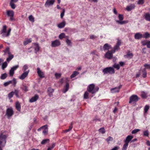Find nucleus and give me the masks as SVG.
I'll use <instances>...</instances> for the list:
<instances>
[{
    "label": "nucleus",
    "mask_w": 150,
    "mask_h": 150,
    "mask_svg": "<svg viewBox=\"0 0 150 150\" xmlns=\"http://www.w3.org/2000/svg\"><path fill=\"white\" fill-rule=\"evenodd\" d=\"M11 83V82L10 81L8 82L5 83L4 84V85L5 86H6Z\"/></svg>",
    "instance_id": "60"
},
{
    "label": "nucleus",
    "mask_w": 150,
    "mask_h": 150,
    "mask_svg": "<svg viewBox=\"0 0 150 150\" xmlns=\"http://www.w3.org/2000/svg\"><path fill=\"white\" fill-rule=\"evenodd\" d=\"M8 65L7 63L6 62H4L2 64V69L4 70L7 67Z\"/></svg>",
    "instance_id": "40"
},
{
    "label": "nucleus",
    "mask_w": 150,
    "mask_h": 150,
    "mask_svg": "<svg viewBox=\"0 0 150 150\" xmlns=\"http://www.w3.org/2000/svg\"><path fill=\"white\" fill-rule=\"evenodd\" d=\"M60 81L62 84L64 82H65L66 83V85L64 87V89L62 90V92L63 93H65L68 91L69 87L68 78H62L60 80Z\"/></svg>",
    "instance_id": "5"
},
{
    "label": "nucleus",
    "mask_w": 150,
    "mask_h": 150,
    "mask_svg": "<svg viewBox=\"0 0 150 150\" xmlns=\"http://www.w3.org/2000/svg\"><path fill=\"white\" fill-rule=\"evenodd\" d=\"M104 74H112L115 73L114 69L112 67H107L104 69L103 70Z\"/></svg>",
    "instance_id": "6"
},
{
    "label": "nucleus",
    "mask_w": 150,
    "mask_h": 150,
    "mask_svg": "<svg viewBox=\"0 0 150 150\" xmlns=\"http://www.w3.org/2000/svg\"><path fill=\"white\" fill-rule=\"evenodd\" d=\"M128 143L125 142V144L123 145V147L122 148V150H126L128 147Z\"/></svg>",
    "instance_id": "39"
},
{
    "label": "nucleus",
    "mask_w": 150,
    "mask_h": 150,
    "mask_svg": "<svg viewBox=\"0 0 150 150\" xmlns=\"http://www.w3.org/2000/svg\"><path fill=\"white\" fill-rule=\"evenodd\" d=\"M14 94V93L13 91H12L9 93L8 95V97L9 99H11V98H12L13 95Z\"/></svg>",
    "instance_id": "45"
},
{
    "label": "nucleus",
    "mask_w": 150,
    "mask_h": 150,
    "mask_svg": "<svg viewBox=\"0 0 150 150\" xmlns=\"http://www.w3.org/2000/svg\"><path fill=\"white\" fill-rule=\"evenodd\" d=\"M144 0H139L137 3L138 4L142 5L144 3Z\"/></svg>",
    "instance_id": "56"
},
{
    "label": "nucleus",
    "mask_w": 150,
    "mask_h": 150,
    "mask_svg": "<svg viewBox=\"0 0 150 150\" xmlns=\"http://www.w3.org/2000/svg\"><path fill=\"white\" fill-rule=\"evenodd\" d=\"M73 128V123L71 122L69 126V128L68 129H66L64 130L65 132H67L70 131Z\"/></svg>",
    "instance_id": "34"
},
{
    "label": "nucleus",
    "mask_w": 150,
    "mask_h": 150,
    "mask_svg": "<svg viewBox=\"0 0 150 150\" xmlns=\"http://www.w3.org/2000/svg\"><path fill=\"white\" fill-rule=\"evenodd\" d=\"M98 131L102 133L103 134L105 132V130L104 127H102L98 130Z\"/></svg>",
    "instance_id": "49"
},
{
    "label": "nucleus",
    "mask_w": 150,
    "mask_h": 150,
    "mask_svg": "<svg viewBox=\"0 0 150 150\" xmlns=\"http://www.w3.org/2000/svg\"><path fill=\"white\" fill-rule=\"evenodd\" d=\"M99 88L98 86L95 87L94 84L89 85L87 87V90L90 93L92 94L95 93L99 90Z\"/></svg>",
    "instance_id": "3"
},
{
    "label": "nucleus",
    "mask_w": 150,
    "mask_h": 150,
    "mask_svg": "<svg viewBox=\"0 0 150 150\" xmlns=\"http://www.w3.org/2000/svg\"><path fill=\"white\" fill-rule=\"evenodd\" d=\"M142 76L143 77L145 78L146 76L147 75V72L146 70V69L144 68L142 71Z\"/></svg>",
    "instance_id": "31"
},
{
    "label": "nucleus",
    "mask_w": 150,
    "mask_h": 150,
    "mask_svg": "<svg viewBox=\"0 0 150 150\" xmlns=\"http://www.w3.org/2000/svg\"><path fill=\"white\" fill-rule=\"evenodd\" d=\"M118 17L120 21H116L118 23L121 24H123L127 23L128 22V21H122L124 19V17L123 15L119 14L118 15Z\"/></svg>",
    "instance_id": "8"
},
{
    "label": "nucleus",
    "mask_w": 150,
    "mask_h": 150,
    "mask_svg": "<svg viewBox=\"0 0 150 150\" xmlns=\"http://www.w3.org/2000/svg\"><path fill=\"white\" fill-rule=\"evenodd\" d=\"M79 74V73L77 71H74L72 74L71 76V78H73L75 77L76 75Z\"/></svg>",
    "instance_id": "33"
},
{
    "label": "nucleus",
    "mask_w": 150,
    "mask_h": 150,
    "mask_svg": "<svg viewBox=\"0 0 150 150\" xmlns=\"http://www.w3.org/2000/svg\"><path fill=\"white\" fill-rule=\"evenodd\" d=\"M143 36V38H145L146 39L150 37V34L146 32Z\"/></svg>",
    "instance_id": "36"
},
{
    "label": "nucleus",
    "mask_w": 150,
    "mask_h": 150,
    "mask_svg": "<svg viewBox=\"0 0 150 150\" xmlns=\"http://www.w3.org/2000/svg\"><path fill=\"white\" fill-rule=\"evenodd\" d=\"M122 85H120L118 87H115L111 89L110 91L112 93H118L120 91V89L122 87Z\"/></svg>",
    "instance_id": "13"
},
{
    "label": "nucleus",
    "mask_w": 150,
    "mask_h": 150,
    "mask_svg": "<svg viewBox=\"0 0 150 150\" xmlns=\"http://www.w3.org/2000/svg\"><path fill=\"white\" fill-rule=\"evenodd\" d=\"M121 43V40L118 39L116 45L113 47V49L110 51H108L105 53V57L108 59H111L113 57V53H115L116 51L120 49L119 46L120 45Z\"/></svg>",
    "instance_id": "1"
},
{
    "label": "nucleus",
    "mask_w": 150,
    "mask_h": 150,
    "mask_svg": "<svg viewBox=\"0 0 150 150\" xmlns=\"http://www.w3.org/2000/svg\"><path fill=\"white\" fill-rule=\"evenodd\" d=\"M144 66L145 67V68L146 69H150V64H146L144 65Z\"/></svg>",
    "instance_id": "62"
},
{
    "label": "nucleus",
    "mask_w": 150,
    "mask_h": 150,
    "mask_svg": "<svg viewBox=\"0 0 150 150\" xmlns=\"http://www.w3.org/2000/svg\"><path fill=\"white\" fill-rule=\"evenodd\" d=\"M15 107L16 109L19 111H20L21 110V105L20 103L18 101L16 102Z\"/></svg>",
    "instance_id": "25"
},
{
    "label": "nucleus",
    "mask_w": 150,
    "mask_h": 150,
    "mask_svg": "<svg viewBox=\"0 0 150 150\" xmlns=\"http://www.w3.org/2000/svg\"><path fill=\"white\" fill-rule=\"evenodd\" d=\"M69 37L68 36V37L66 39V42L68 45H71V41L69 39Z\"/></svg>",
    "instance_id": "44"
},
{
    "label": "nucleus",
    "mask_w": 150,
    "mask_h": 150,
    "mask_svg": "<svg viewBox=\"0 0 150 150\" xmlns=\"http://www.w3.org/2000/svg\"><path fill=\"white\" fill-rule=\"evenodd\" d=\"M142 38H143L142 35L139 33H136L134 35V38L136 39H139Z\"/></svg>",
    "instance_id": "27"
},
{
    "label": "nucleus",
    "mask_w": 150,
    "mask_h": 150,
    "mask_svg": "<svg viewBox=\"0 0 150 150\" xmlns=\"http://www.w3.org/2000/svg\"><path fill=\"white\" fill-rule=\"evenodd\" d=\"M50 142L49 139H46L43 140L41 142L42 144H46L47 142Z\"/></svg>",
    "instance_id": "42"
},
{
    "label": "nucleus",
    "mask_w": 150,
    "mask_h": 150,
    "mask_svg": "<svg viewBox=\"0 0 150 150\" xmlns=\"http://www.w3.org/2000/svg\"><path fill=\"white\" fill-rule=\"evenodd\" d=\"M149 106L148 105H145L144 108V113H147V112L149 109Z\"/></svg>",
    "instance_id": "41"
},
{
    "label": "nucleus",
    "mask_w": 150,
    "mask_h": 150,
    "mask_svg": "<svg viewBox=\"0 0 150 150\" xmlns=\"http://www.w3.org/2000/svg\"><path fill=\"white\" fill-rule=\"evenodd\" d=\"M133 136L132 135H128L124 140V142H126L129 144V142H131L132 139L133 138Z\"/></svg>",
    "instance_id": "21"
},
{
    "label": "nucleus",
    "mask_w": 150,
    "mask_h": 150,
    "mask_svg": "<svg viewBox=\"0 0 150 150\" xmlns=\"http://www.w3.org/2000/svg\"><path fill=\"white\" fill-rule=\"evenodd\" d=\"M14 114V111L11 107L8 108L6 111V115L8 118H10Z\"/></svg>",
    "instance_id": "7"
},
{
    "label": "nucleus",
    "mask_w": 150,
    "mask_h": 150,
    "mask_svg": "<svg viewBox=\"0 0 150 150\" xmlns=\"http://www.w3.org/2000/svg\"><path fill=\"white\" fill-rule=\"evenodd\" d=\"M37 73L38 76L41 78H43L45 77V74L39 68H37Z\"/></svg>",
    "instance_id": "14"
},
{
    "label": "nucleus",
    "mask_w": 150,
    "mask_h": 150,
    "mask_svg": "<svg viewBox=\"0 0 150 150\" xmlns=\"http://www.w3.org/2000/svg\"><path fill=\"white\" fill-rule=\"evenodd\" d=\"M54 90L51 87H49L47 89L48 95L50 97L52 95V93L54 92Z\"/></svg>",
    "instance_id": "23"
},
{
    "label": "nucleus",
    "mask_w": 150,
    "mask_h": 150,
    "mask_svg": "<svg viewBox=\"0 0 150 150\" xmlns=\"http://www.w3.org/2000/svg\"><path fill=\"white\" fill-rule=\"evenodd\" d=\"M66 24V23L64 21H63L61 23L58 24L57 25V26L59 28H62L65 26Z\"/></svg>",
    "instance_id": "26"
},
{
    "label": "nucleus",
    "mask_w": 150,
    "mask_h": 150,
    "mask_svg": "<svg viewBox=\"0 0 150 150\" xmlns=\"http://www.w3.org/2000/svg\"><path fill=\"white\" fill-rule=\"evenodd\" d=\"M139 99L138 96L136 95H132L129 97V103H131L133 102H136Z\"/></svg>",
    "instance_id": "10"
},
{
    "label": "nucleus",
    "mask_w": 150,
    "mask_h": 150,
    "mask_svg": "<svg viewBox=\"0 0 150 150\" xmlns=\"http://www.w3.org/2000/svg\"><path fill=\"white\" fill-rule=\"evenodd\" d=\"M39 98V96L37 94H35L34 96L33 97L29 100L30 103H33L36 101Z\"/></svg>",
    "instance_id": "20"
},
{
    "label": "nucleus",
    "mask_w": 150,
    "mask_h": 150,
    "mask_svg": "<svg viewBox=\"0 0 150 150\" xmlns=\"http://www.w3.org/2000/svg\"><path fill=\"white\" fill-rule=\"evenodd\" d=\"M61 44L60 42L58 40H56L52 41L51 46L52 47H55L59 46Z\"/></svg>",
    "instance_id": "12"
},
{
    "label": "nucleus",
    "mask_w": 150,
    "mask_h": 150,
    "mask_svg": "<svg viewBox=\"0 0 150 150\" xmlns=\"http://www.w3.org/2000/svg\"><path fill=\"white\" fill-rule=\"evenodd\" d=\"M61 74L60 73H56L55 74V76L57 79L59 78L61 76Z\"/></svg>",
    "instance_id": "57"
},
{
    "label": "nucleus",
    "mask_w": 150,
    "mask_h": 150,
    "mask_svg": "<svg viewBox=\"0 0 150 150\" xmlns=\"http://www.w3.org/2000/svg\"><path fill=\"white\" fill-rule=\"evenodd\" d=\"M8 76L7 74L6 73H4L1 75L0 78L1 79H4L6 78Z\"/></svg>",
    "instance_id": "38"
},
{
    "label": "nucleus",
    "mask_w": 150,
    "mask_h": 150,
    "mask_svg": "<svg viewBox=\"0 0 150 150\" xmlns=\"http://www.w3.org/2000/svg\"><path fill=\"white\" fill-rule=\"evenodd\" d=\"M97 37L95 36L94 35H91L89 36V38L90 39H96L97 38Z\"/></svg>",
    "instance_id": "59"
},
{
    "label": "nucleus",
    "mask_w": 150,
    "mask_h": 150,
    "mask_svg": "<svg viewBox=\"0 0 150 150\" xmlns=\"http://www.w3.org/2000/svg\"><path fill=\"white\" fill-rule=\"evenodd\" d=\"M141 96L143 99L146 98L147 97L146 93L144 91L142 92Z\"/></svg>",
    "instance_id": "32"
},
{
    "label": "nucleus",
    "mask_w": 150,
    "mask_h": 150,
    "mask_svg": "<svg viewBox=\"0 0 150 150\" xmlns=\"http://www.w3.org/2000/svg\"><path fill=\"white\" fill-rule=\"evenodd\" d=\"M140 131V129H136L133 130L132 132V134H135L138 132Z\"/></svg>",
    "instance_id": "55"
},
{
    "label": "nucleus",
    "mask_w": 150,
    "mask_h": 150,
    "mask_svg": "<svg viewBox=\"0 0 150 150\" xmlns=\"http://www.w3.org/2000/svg\"><path fill=\"white\" fill-rule=\"evenodd\" d=\"M119 148V147L118 146H115L114 148H113L111 150H117Z\"/></svg>",
    "instance_id": "64"
},
{
    "label": "nucleus",
    "mask_w": 150,
    "mask_h": 150,
    "mask_svg": "<svg viewBox=\"0 0 150 150\" xmlns=\"http://www.w3.org/2000/svg\"><path fill=\"white\" fill-rule=\"evenodd\" d=\"M28 67L26 65H24L23 67V70L24 71H25L28 69Z\"/></svg>",
    "instance_id": "63"
},
{
    "label": "nucleus",
    "mask_w": 150,
    "mask_h": 150,
    "mask_svg": "<svg viewBox=\"0 0 150 150\" xmlns=\"http://www.w3.org/2000/svg\"><path fill=\"white\" fill-rule=\"evenodd\" d=\"M7 28L6 25H3L2 29L1 31V34L3 37H8L10 35L11 29L10 28H9L7 31L6 32Z\"/></svg>",
    "instance_id": "4"
},
{
    "label": "nucleus",
    "mask_w": 150,
    "mask_h": 150,
    "mask_svg": "<svg viewBox=\"0 0 150 150\" xmlns=\"http://www.w3.org/2000/svg\"><path fill=\"white\" fill-rule=\"evenodd\" d=\"M133 54L129 50L127 51V54L124 55V57L125 58L131 59L133 57Z\"/></svg>",
    "instance_id": "16"
},
{
    "label": "nucleus",
    "mask_w": 150,
    "mask_h": 150,
    "mask_svg": "<svg viewBox=\"0 0 150 150\" xmlns=\"http://www.w3.org/2000/svg\"><path fill=\"white\" fill-rule=\"evenodd\" d=\"M32 42V39L30 38L29 39H25V40L23 42V43L24 45H26L29 43L31 42Z\"/></svg>",
    "instance_id": "28"
},
{
    "label": "nucleus",
    "mask_w": 150,
    "mask_h": 150,
    "mask_svg": "<svg viewBox=\"0 0 150 150\" xmlns=\"http://www.w3.org/2000/svg\"><path fill=\"white\" fill-rule=\"evenodd\" d=\"M149 135V133L147 130L144 131L143 132V135L144 136L148 137Z\"/></svg>",
    "instance_id": "53"
},
{
    "label": "nucleus",
    "mask_w": 150,
    "mask_h": 150,
    "mask_svg": "<svg viewBox=\"0 0 150 150\" xmlns=\"http://www.w3.org/2000/svg\"><path fill=\"white\" fill-rule=\"evenodd\" d=\"M10 6H11V8L13 9H14L16 7V5L14 3H10Z\"/></svg>",
    "instance_id": "54"
},
{
    "label": "nucleus",
    "mask_w": 150,
    "mask_h": 150,
    "mask_svg": "<svg viewBox=\"0 0 150 150\" xmlns=\"http://www.w3.org/2000/svg\"><path fill=\"white\" fill-rule=\"evenodd\" d=\"M135 7V6L134 4H131L129 6H127L126 9L127 11H130L132 9H134Z\"/></svg>",
    "instance_id": "22"
},
{
    "label": "nucleus",
    "mask_w": 150,
    "mask_h": 150,
    "mask_svg": "<svg viewBox=\"0 0 150 150\" xmlns=\"http://www.w3.org/2000/svg\"><path fill=\"white\" fill-rule=\"evenodd\" d=\"M55 1V0H47L46 2L45 6L46 7L49 6L53 5Z\"/></svg>",
    "instance_id": "15"
},
{
    "label": "nucleus",
    "mask_w": 150,
    "mask_h": 150,
    "mask_svg": "<svg viewBox=\"0 0 150 150\" xmlns=\"http://www.w3.org/2000/svg\"><path fill=\"white\" fill-rule=\"evenodd\" d=\"M65 12V9H63L62 12L61 13V14H60L61 18L62 19L63 18V16H64V15Z\"/></svg>",
    "instance_id": "58"
},
{
    "label": "nucleus",
    "mask_w": 150,
    "mask_h": 150,
    "mask_svg": "<svg viewBox=\"0 0 150 150\" xmlns=\"http://www.w3.org/2000/svg\"><path fill=\"white\" fill-rule=\"evenodd\" d=\"M68 37V36H66L64 33H62L60 34L59 36V38L60 39L62 40L64 38L66 39Z\"/></svg>",
    "instance_id": "30"
},
{
    "label": "nucleus",
    "mask_w": 150,
    "mask_h": 150,
    "mask_svg": "<svg viewBox=\"0 0 150 150\" xmlns=\"http://www.w3.org/2000/svg\"><path fill=\"white\" fill-rule=\"evenodd\" d=\"M113 138L112 137L109 136L108 138L106 139V140L108 144H109L110 143L109 142L113 141Z\"/></svg>",
    "instance_id": "51"
},
{
    "label": "nucleus",
    "mask_w": 150,
    "mask_h": 150,
    "mask_svg": "<svg viewBox=\"0 0 150 150\" xmlns=\"http://www.w3.org/2000/svg\"><path fill=\"white\" fill-rule=\"evenodd\" d=\"M14 94H15L16 96L17 97L19 98V91L18 89H15L14 90Z\"/></svg>",
    "instance_id": "43"
},
{
    "label": "nucleus",
    "mask_w": 150,
    "mask_h": 150,
    "mask_svg": "<svg viewBox=\"0 0 150 150\" xmlns=\"http://www.w3.org/2000/svg\"><path fill=\"white\" fill-rule=\"evenodd\" d=\"M19 67V65H16L13 66L11 68V69L9 71V74L10 76L12 77L14 73V71L16 70Z\"/></svg>",
    "instance_id": "11"
},
{
    "label": "nucleus",
    "mask_w": 150,
    "mask_h": 150,
    "mask_svg": "<svg viewBox=\"0 0 150 150\" xmlns=\"http://www.w3.org/2000/svg\"><path fill=\"white\" fill-rule=\"evenodd\" d=\"M13 55L12 54L11 52L8 54V57L7 58L6 61L8 62H9L13 58Z\"/></svg>",
    "instance_id": "29"
},
{
    "label": "nucleus",
    "mask_w": 150,
    "mask_h": 150,
    "mask_svg": "<svg viewBox=\"0 0 150 150\" xmlns=\"http://www.w3.org/2000/svg\"><path fill=\"white\" fill-rule=\"evenodd\" d=\"M148 41V40H144L142 41L141 43L142 44V45L143 46L146 45L147 46Z\"/></svg>",
    "instance_id": "52"
},
{
    "label": "nucleus",
    "mask_w": 150,
    "mask_h": 150,
    "mask_svg": "<svg viewBox=\"0 0 150 150\" xmlns=\"http://www.w3.org/2000/svg\"><path fill=\"white\" fill-rule=\"evenodd\" d=\"M29 71V70H28V71L24 72L20 76H19V79L22 80L24 79L28 76Z\"/></svg>",
    "instance_id": "18"
},
{
    "label": "nucleus",
    "mask_w": 150,
    "mask_h": 150,
    "mask_svg": "<svg viewBox=\"0 0 150 150\" xmlns=\"http://www.w3.org/2000/svg\"><path fill=\"white\" fill-rule=\"evenodd\" d=\"M113 67L116 69L117 70H119L120 68V65L116 63H115L113 65Z\"/></svg>",
    "instance_id": "50"
},
{
    "label": "nucleus",
    "mask_w": 150,
    "mask_h": 150,
    "mask_svg": "<svg viewBox=\"0 0 150 150\" xmlns=\"http://www.w3.org/2000/svg\"><path fill=\"white\" fill-rule=\"evenodd\" d=\"M21 88L25 91H28V87L25 85H23Z\"/></svg>",
    "instance_id": "48"
},
{
    "label": "nucleus",
    "mask_w": 150,
    "mask_h": 150,
    "mask_svg": "<svg viewBox=\"0 0 150 150\" xmlns=\"http://www.w3.org/2000/svg\"><path fill=\"white\" fill-rule=\"evenodd\" d=\"M144 17L146 21H150V14L149 13H145L144 15Z\"/></svg>",
    "instance_id": "24"
},
{
    "label": "nucleus",
    "mask_w": 150,
    "mask_h": 150,
    "mask_svg": "<svg viewBox=\"0 0 150 150\" xmlns=\"http://www.w3.org/2000/svg\"><path fill=\"white\" fill-rule=\"evenodd\" d=\"M103 48L104 51L109 50L110 49H112V47L111 45H109L108 43H105L104 45Z\"/></svg>",
    "instance_id": "19"
},
{
    "label": "nucleus",
    "mask_w": 150,
    "mask_h": 150,
    "mask_svg": "<svg viewBox=\"0 0 150 150\" xmlns=\"http://www.w3.org/2000/svg\"><path fill=\"white\" fill-rule=\"evenodd\" d=\"M3 52H4V54H9V53H11L10 52V48L8 47H6V49L3 51Z\"/></svg>",
    "instance_id": "35"
},
{
    "label": "nucleus",
    "mask_w": 150,
    "mask_h": 150,
    "mask_svg": "<svg viewBox=\"0 0 150 150\" xmlns=\"http://www.w3.org/2000/svg\"><path fill=\"white\" fill-rule=\"evenodd\" d=\"M11 82V83H12L14 86H15L17 83V81L15 78H13L12 80L10 81Z\"/></svg>",
    "instance_id": "46"
},
{
    "label": "nucleus",
    "mask_w": 150,
    "mask_h": 150,
    "mask_svg": "<svg viewBox=\"0 0 150 150\" xmlns=\"http://www.w3.org/2000/svg\"><path fill=\"white\" fill-rule=\"evenodd\" d=\"M89 92L87 90L86 91L83 95V98L85 99H87L88 98Z\"/></svg>",
    "instance_id": "37"
},
{
    "label": "nucleus",
    "mask_w": 150,
    "mask_h": 150,
    "mask_svg": "<svg viewBox=\"0 0 150 150\" xmlns=\"http://www.w3.org/2000/svg\"><path fill=\"white\" fill-rule=\"evenodd\" d=\"M32 44L33 45V48L36 51V53L37 52H38L40 50V47L39 45V44L36 43H33Z\"/></svg>",
    "instance_id": "17"
},
{
    "label": "nucleus",
    "mask_w": 150,
    "mask_h": 150,
    "mask_svg": "<svg viewBox=\"0 0 150 150\" xmlns=\"http://www.w3.org/2000/svg\"><path fill=\"white\" fill-rule=\"evenodd\" d=\"M55 143H53L52 144L51 146L49 147L48 148H50V150H51L55 146Z\"/></svg>",
    "instance_id": "61"
},
{
    "label": "nucleus",
    "mask_w": 150,
    "mask_h": 150,
    "mask_svg": "<svg viewBox=\"0 0 150 150\" xmlns=\"http://www.w3.org/2000/svg\"><path fill=\"white\" fill-rule=\"evenodd\" d=\"M7 138L5 132L1 131L0 133V150H3V149L5 146Z\"/></svg>",
    "instance_id": "2"
},
{
    "label": "nucleus",
    "mask_w": 150,
    "mask_h": 150,
    "mask_svg": "<svg viewBox=\"0 0 150 150\" xmlns=\"http://www.w3.org/2000/svg\"><path fill=\"white\" fill-rule=\"evenodd\" d=\"M6 13L8 16L10 17V20L11 21L13 20L14 12L13 11L11 10H7Z\"/></svg>",
    "instance_id": "9"
},
{
    "label": "nucleus",
    "mask_w": 150,
    "mask_h": 150,
    "mask_svg": "<svg viewBox=\"0 0 150 150\" xmlns=\"http://www.w3.org/2000/svg\"><path fill=\"white\" fill-rule=\"evenodd\" d=\"M28 18L30 21L31 22H33L34 21V18L32 15H31L29 16Z\"/></svg>",
    "instance_id": "47"
}]
</instances>
